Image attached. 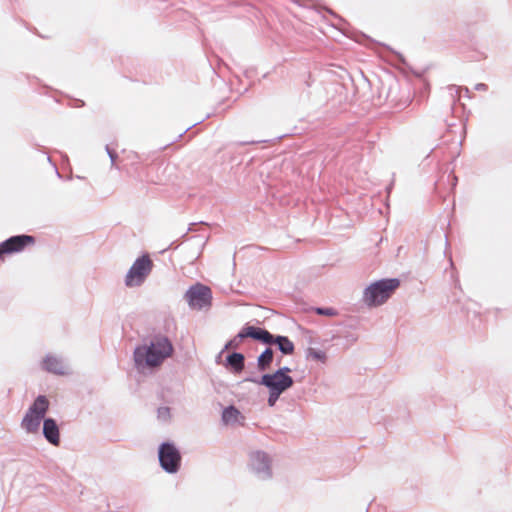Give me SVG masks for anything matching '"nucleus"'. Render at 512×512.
<instances>
[{
	"instance_id": "obj_1",
	"label": "nucleus",
	"mask_w": 512,
	"mask_h": 512,
	"mask_svg": "<svg viewBox=\"0 0 512 512\" xmlns=\"http://www.w3.org/2000/svg\"><path fill=\"white\" fill-rule=\"evenodd\" d=\"M49 406L50 403L47 397L38 395L26 411L21 421V428L28 434H35L39 432L41 422H43L42 433L44 438L53 446H58L60 444L58 424L51 417L45 418Z\"/></svg>"
},
{
	"instance_id": "obj_2",
	"label": "nucleus",
	"mask_w": 512,
	"mask_h": 512,
	"mask_svg": "<svg viewBox=\"0 0 512 512\" xmlns=\"http://www.w3.org/2000/svg\"><path fill=\"white\" fill-rule=\"evenodd\" d=\"M174 351L171 340L162 334L154 335L149 344L137 346L133 352L135 367L142 372L146 368L159 367Z\"/></svg>"
},
{
	"instance_id": "obj_3",
	"label": "nucleus",
	"mask_w": 512,
	"mask_h": 512,
	"mask_svg": "<svg viewBox=\"0 0 512 512\" xmlns=\"http://www.w3.org/2000/svg\"><path fill=\"white\" fill-rule=\"evenodd\" d=\"M399 285L400 280L397 278L381 279L376 281L365 289L364 301L369 306L381 305L390 298Z\"/></svg>"
},
{
	"instance_id": "obj_4",
	"label": "nucleus",
	"mask_w": 512,
	"mask_h": 512,
	"mask_svg": "<svg viewBox=\"0 0 512 512\" xmlns=\"http://www.w3.org/2000/svg\"><path fill=\"white\" fill-rule=\"evenodd\" d=\"M153 268V262L148 254L138 257L125 276V285L127 287H139L149 276Z\"/></svg>"
},
{
	"instance_id": "obj_5",
	"label": "nucleus",
	"mask_w": 512,
	"mask_h": 512,
	"mask_svg": "<svg viewBox=\"0 0 512 512\" xmlns=\"http://www.w3.org/2000/svg\"><path fill=\"white\" fill-rule=\"evenodd\" d=\"M158 459L161 468L169 474H175L181 467V453L172 442H163L158 448Z\"/></svg>"
},
{
	"instance_id": "obj_6",
	"label": "nucleus",
	"mask_w": 512,
	"mask_h": 512,
	"mask_svg": "<svg viewBox=\"0 0 512 512\" xmlns=\"http://www.w3.org/2000/svg\"><path fill=\"white\" fill-rule=\"evenodd\" d=\"M184 299L191 308L201 310L211 305L212 292L208 286L196 283L189 287Z\"/></svg>"
},
{
	"instance_id": "obj_7",
	"label": "nucleus",
	"mask_w": 512,
	"mask_h": 512,
	"mask_svg": "<svg viewBox=\"0 0 512 512\" xmlns=\"http://www.w3.org/2000/svg\"><path fill=\"white\" fill-rule=\"evenodd\" d=\"M244 381L263 385L268 390H273L282 394L294 384L292 377H278L273 373L263 374L260 378L248 376Z\"/></svg>"
},
{
	"instance_id": "obj_8",
	"label": "nucleus",
	"mask_w": 512,
	"mask_h": 512,
	"mask_svg": "<svg viewBox=\"0 0 512 512\" xmlns=\"http://www.w3.org/2000/svg\"><path fill=\"white\" fill-rule=\"evenodd\" d=\"M249 466L256 477L261 480H268L272 477L271 458L264 451L251 452Z\"/></svg>"
},
{
	"instance_id": "obj_9",
	"label": "nucleus",
	"mask_w": 512,
	"mask_h": 512,
	"mask_svg": "<svg viewBox=\"0 0 512 512\" xmlns=\"http://www.w3.org/2000/svg\"><path fill=\"white\" fill-rule=\"evenodd\" d=\"M265 337L266 334L262 332V328L246 325L239 331V333L234 338H232L225 344L224 350L238 349L241 342L246 338H252L254 340L260 341V338Z\"/></svg>"
},
{
	"instance_id": "obj_10",
	"label": "nucleus",
	"mask_w": 512,
	"mask_h": 512,
	"mask_svg": "<svg viewBox=\"0 0 512 512\" xmlns=\"http://www.w3.org/2000/svg\"><path fill=\"white\" fill-rule=\"evenodd\" d=\"M35 238L31 235L21 234L11 236L0 243V248L4 254H12L22 251L27 245L34 244Z\"/></svg>"
},
{
	"instance_id": "obj_11",
	"label": "nucleus",
	"mask_w": 512,
	"mask_h": 512,
	"mask_svg": "<svg viewBox=\"0 0 512 512\" xmlns=\"http://www.w3.org/2000/svg\"><path fill=\"white\" fill-rule=\"evenodd\" d=\"M262 332L266 334L265 338H260V342L272 345H277L278 349L283 353L284 355H290L294 352L295 346L293 342L287 337L282 335H273L268 330L262 328Z\"/></svg>"
},
{
	"instance_id": "obj_12",
	"label": "nucleus",
	"mask_w": 512,
	"mask_h": 512,
	"mask_svg": "<svg viewBox=\"0 0 512 512\" xmlns=\"http://www.w3.org/2000/svg\"><path fill=\"white\" fill-rule=\"evenodd\" d=\"M42 368L55 375H65L69 373V368L61 357L48 354L42 361Z\"/></svg>"
},
{
	"instance_id": "obj_13",
	"label": "nucleus",
	"mask_w": 512,
	"mask_h": 512,
	"mask_svg": "<svg viewBox=\"0 0 512 512\" xmlns=\"http://www.w3.org/2000/svg\"><path fill=\"white\" fill-rule=\"evenodd\" d=\"M224 365L233 373L239 374L244 370L245 356L240 352H232L227 355Z\"/></svg>"
},
{
	"instance_id": "obj_14",
	"label": "nucleus",
	"mask_w": 512,
	"mask_h": 512,
	"mask_svg": "<svg viewBox=\"0 0 512 512\" xmlns=\"http://www.w3.org/2000/svg\"><path fill=\"white\" fill-rule=\"evenodd\" d=\"M274 358V351L267 347L257 358V367L260 371H266L270 368Z\"/></svg>"
},
{
	"instance_id": "obj_15",
	"label": "nucleus",
	"mask_w": 512,
	"mask_h": 512,
	"mask_svg": "<svg viewBox=\"0 0 512 512\" xmlns=\"http://www.w3.org/2000/svg\"><path fill=\"white\" fill-rule=\"evenodd\" d=\"M240 416V411L235 406L230 405L224 408L222 412V421L225 424H234L238 422Z\"/></svg>"
},
{
	"instance_id": "obj_16",
	"label": "nucleus",
	"mask_w": 512,
	"mask_h": 512,
	"mask_svg": "<svg viewBox=\"0 0 512 512\" xmlns=\"http://www.w3.org/2000/svg\"><path fill=\"white\" fill-rule=\"evenodd\" d=\"M305 357L307 360H315L323 364L327 361V355L324 351L312 347L306 349Z\"/></svg>"
},
{
	"instance_id": "obj_17",
	"label": "nucleus",
	"mask_w": 512,
	"mask_h": 512,
	"mask_svg": "<svg viewBox=\"0 0 512 512\" xmlns=\"http://www.w3.org/2000/svg\"><path fill=\"white\" fill-rule=\"evenodd\" d=\"M268 391H269V396H268L267 403L270 407H273V406H275L276 402L278 401V399L280 398L282 393H279V392H276L273 390H268Z\"/></svg>"
},
{
	"instance_id": "obj_18",
	"label": "nucleus",
	"mask_w": 512,
	"mask_h": 512,
	"mask_svg": "<svg viewBox=\"0 0 512 512\" xmlns=\"http://www.w3.org/2000/svg\"><path fill=\"white\" fill-rule=\"evenodd\" d=\"M315 311L318 315H325V316H335L337 314L335 309L327 308V307H318L315 309Z\"/></svg>"
},
{
	"instance_id": "obj_19",
	"label": "nucleus",
	"mask_w": 512,
	"mask_h": 512,
	"mask_svg": "<svg viewBox=\"0 0 512 512\" xmlns=\"http://www.w3.org/2000/svg\"><path fill=\"white\" fill-rule=\"evenodd\" d=\"M157 416L160 420L166 421L170 418V408L160 407L157 410Z\"/></svg>"
},
{
	"instance_id": "obj_20",
	"label": "nucleus",
	"mask_w": 512,
	"mask_h": 512,
	"mask_svg": "<svg viewBox=\"0 0 512 512\" xmlns=\"http://www.w3.org/2000/svg\"><path fill=\"white\" fill-rule=\"evenodd\" d=\"M105 150H106V152H107V154H108V156H109V158H110V161H111V167H115V168H117V166L115 165V163H116V160H117V158H118V154H117L114 150H112V149L109 147V145H106V146H105Z\"/></svg>"
},
{
	"instance_id": "obj_21",
	"label": "nucleus",
	"mask_w": 512,
	"mask_h": 512,
	"mask_svg": "<svg viewBox=\"0 0 512 512\" xmlns=\"http://www.w3.org/2000/svg\"><path fill=\"white\" fill-rule=\"evenodd\" d=\"M291 372V369L288 366H283L277 369L273 374L277 375L278 377H290L288 373Z\"/></svg>"
},
{
	"instance_id": "obj_22",
	"label": "nucleus",
	"mask_w": 512,
	"mask_h": 512,
	"mask_svg": "<svg viewBox=\"0 0 512 512\" xmlns=\"http://www.w3.org/2000/svg\"><path fill=\"white\" fill-rule=\"evenodd\" d=\"M474 89L477 91H487L488 86L485 83H478L474 86Z\"/></svg>"
},
{
	"instance_id": "obj_23",
	"label": "nucleus",
	"mask_w": 512,
	"mask_h": 512,
	"mask_svg": "<svg viewBox=\"0 0 512 512\" xmlns=\"http://www.w3.org/2000/svg\"><path fill=\"white\" fill-rule=\"evenodd\" d=\"M451 89H455V90H456V93H458V92H459V90H461V91H462V90H463V91H465V93H466V94H469V92H470V91H469V89H468V88H466V87H465V88H456V87L454 86V87H452Z\"/></svg>"
},
{
	"instance_id": "obj_24",
	"label": "nucleus",
	"mask_w": 512,
	"mask_h": 512,
	"mask_svg": "<svg viewBox=\"0 0 512 512\" xmlns=\"http://www.w3.org/2000/svg\"><path fill=\"white\" fill-rule=\"evenodd\" d=\"M224 348L221 350V352L218 354L217 358H216V362L218 363L219 362V359L221 358L223 352H224Z\"/></svg>"
},
{
	"instance_id": "obj_25",
	"label": "nucleus",
	"mask_w": 512,
	"mask_h": 512,
	"mask_svg": "<svg viewBox=\"0 0 512 512\" xmlns=\"http://www.w3.org/2000/svg\"><path fill=\"white\" fill-rule=\"evenodd\" d=\"M255 143L254 141H250V142H244L243 144H253Z\"/></svg>"
},
{
	"instance_id": "obj_26",
	"label": "nucleus",
	"mask_w": 512,
	"mask_h": 512,
	"mask_svg": "<svg viewBox=\"0 0 512 512\" xmlns=\"http://www.w3.org/2000/svg\"><path fill=\"white\" fill-rule=\"evenodd\" d=\"M80 102V105L79 106H83L84 105V102L83 101H79Z\"/></svg>"
}]
</instances>
